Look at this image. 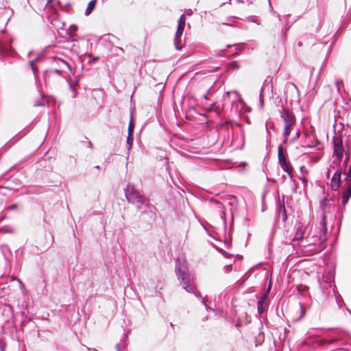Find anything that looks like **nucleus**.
I'll use <instances>...</instances> for the list:
<instances>
[{"label": "nucleus", "mask_w": 351, "mask_h": 351, "mask_svg": "<svg viewBox=\"0 0 351 351\" xmlns=\"http://www.w3.org/2000/svg\"><path fill=\"white\" fill-rule=\"evenodd\" d=\"M58 61L60 66L59 68L51 66V68L46 69L43 72L44 79L46 82L50 81L53 75H57L59 77H63V73H66V71H69V75H74L75 70L69 62L66 60Z\"/></svg>", "instance_id": "obj_1"}, {"label": "nucleus", "mask_w": 351, "mask_h": 351, "mask_svg": "<svg viewBox=\"0 0 351 351\" xmlns=\"http://www.w3.org/2000/svg\"><path fill=\"white\" fill-rule=\"evenodd\" d=\"M13 38L5 30L0 32V60L4 61L5 57L13 56L15 53L14 49L12 47Z\"/></svg>", "instance_id": "obj_2"}, {"label": "nucleus", "mask_w": 351, "mask_h": 351, "mask_svg": "<svg viewBox=\"0 0 351 351\" xmlns=\"http://www.w3.org/2000/svg\"><path fill=\"white\" fill-rule=\"evenodd\" d=\"M124 193L128 203L134 204L145 196L143 191L134 184L128 183L124 189Z\"/></svg>", "instance_id": "obj_3"}, {"label": "nucleus", "mask_w": 351, "mask_h": 351, "mask_svg": "<svg viewBox=\"0 0 351 351\" xmlns=\"http://www.w3.org/2000/svg\"><path fill=\"white\" fill-rule=\"evenodd\" d=\"M278 164L281 167L282 169L287 172L290 176L291 179L293 180V168L290 162L287 158V155L284 152L282 145H280L278 147Z\"/></svg>", "instance_id": "obj_4"}, {"label": "nucleus", "mask_w": 351, "mask_h": 351, "mask_svg": "<svg viewBox=\"0 0 351 351\" xmlns=\"http://www.w3.org/2000/svg\"><path fill=\"white\" fill-rule=\"evenodd\" d=\"M134 205H135L136 210L138 212H140L141 214L148 213L156 214L157 211L156 207L154 205L149 204L147 201V198L145 196L143 197L141 199H139L138 202H135Z\"/></svg>", "instance_id": "obj_5"}, {"label": "nucleus", "mask_w": 351, "mask_h": 351, "mask_svg": "<svg viewBox=\"0 0 351 351\" xmlns=\"http://www.w3.org/2000/svg\"><path fill=\"white\" fill-rule=\"evenodd\" d=\"M309 236L308 228L303 224L298 223L296 225V232L292 241H300L307 239Z\"/></svg>", "instance_id": "obj_6"}, {"label": "nucleus", "mask_w": 351, "mask_h": 351, "mask_svg": "<svg viewBox=\"0 0 351 351\" xmlns=\"http://www.w3.org/2000/svg\"><path fill=\"white\" fill-rule=\"evenodd\" d=\"M178 276L180 279L182 280V283L183 285L184 289L187 292H193V287L191 285V278L190 275L185 272L182 271L180 269L178 270Z\"/></svg>", "instance_id": "obj_7"}, {"label": "nucleus", "mask_w": 351, "mask_h": 351, "mask_svg": "<svg viewBox=\"0 0 351 351\" xmlns=\"http://www.w3.org/2000/svg\"><path fill=\"white\" fill-rule=\"evenodd\" d=\"M334 152L333 154L339 160H341L343 156V146L341 139L338 137L333 138Z\"/></svg>", "instance_id": "obj_8"}, {"label": "nucleus", "mask_w": 351, "mask_h": 351, "mask_svg": "<svg viewBox=\"0 0 351 351\" xmlns=\"http://www.w3.org/2000/svg\"><path fill=\"white\" fill-rule=\"evenodd\" d=\"M184 27H182L181 25L177 26V30L174 38V45L177 50H181L183 47L181 38L184 32Z\"/></svg>", "instance_id": "obj_9"}, {"label": "nucleus", "mask_w": 351, "mask_h": 351, "mask_svg": "<svg viewBox=\"0 0 351 351\" xmlns=\"http://www.w3.org/2000/svg\"><path fill=\"white\" fill-rule=\"evenodd\" d=\"M280 117L283 119L285 125H293L295 123V119L290 112L284 108L280 110Z\"/></svg>", "instance_id": "obj_10"}, {"label": "nucleus", "mask_w": 351, "mask_h": 351, "mask_svg": "<svg viewBox=\"0 0 351 351\" xmlns=\"http://www.w3.org/2000/svg\"><path fill=\"white\" fill-rule=\"evenodd\" d=\"M322 230H321V235H320V241H326L328 238L326 237L327 233V227H326V217L325 214L322 215V219L321 221Z\"/></svg>", "instance_id": "obj_11"}, {"label": "nucleus", "mask_w": 351, "mask_h": 351, "mask_svg": "<svg viewBox=\"0 0 351 351\" xmlns=\"http://www.w3.org/2000/svg\"><path fill=\"white\" fill-rule=\"evenodd\" d=\"M341 183V177L338 176L336 177L335 175H333L332 180H331V189L332 190L336 191H337Z\"/></svg>", "instance_id": "obj_12"}, {"label": "nucleus", "mask_w": 351, "mask_h": 351, "mask_svg": "<svg viewBox=\"0 0 351 351\" xmlns=\"http://www.w3.org/2000/svg\"><path fill=\"white\" fill-rule=\"evenodd\" d=\"M351 197V182L347 186V188L343 193L342 203L345 205L348 203L349 199Z\"/></svg>", "instance_id": "obj_13"}, {"label": "nucleus", "mask_w": 351, "mask_h": 351, "mask_svg": "<svg viewBox=\"0 0 351 351\" xmlns=\"http://www.w3.org/2000/svg\"><path fill=\"white\" fill-rule=\"evenodd\" d=\"M290 17V15H287L285 16V20H286V25L284 27H282V29H281V32H280V38L282 39V41H285L287 38V31L289 30V29L291 27V25H289V22H288V18Z\"/></svg>", "instance_id": "obj_14"}, {"label": "nucleus", "mask_w": 351, "mask_h": 351, "mask_svg": "<svg viewBox=\"0 0 351 351\" xmlns=\"http://www.w3.org/2000/svg\"><path fill=\"white\" fill-rule=\"evenodd\" d=\"M278 218L281 219L284 223L287 220V214L284 204L279 205Z\"/></svg>", "instance_id": "obj_15"}, {"label": "nucleus", "mask_w": 351, "mask_h": 351, "mask_svg": "<svg viewBox=\"0 0 351 351\" xmlns=\"http://www.w3.org/2000/svg\"><path fill=\"white\" fill-rule=\"evenodd\" d=\"M66 81L69 83V90L73 93L72 97L73 98L77 97V92L76 90V86H77V84H78V80H75V83H73L71 81V79L70 80L66 79Z\"/></svg>", "instance_id": "obj_16"}, {"label": "nucleus", "mask_w": 351, "mask_h": 351, "mask_svg": "<svg viewBox=\"0 0 351 351\" xmlns=\"http://www.w3.org/2000/svg\"><path fill=\"white\" fill-rule=\"evenodd\" d=\"M267 298V293L263 294L261 297V300L258 302V311L259 313H263L264 312V305L265 304V300Z\"/></svg>", "instance_id": "obj_17"}, {"label": "nucleus", "mask_w": 351, "mask_h": 351, "mask_svg": "<svg viewBox=\"0 0 351 351\" xmlns=\"http://www.w3.org/2000/svg\"><path fill=\"white\" fill-rule=\"evenodd\" d=\"M96 4H97V0L90 1V2L88 3V5L86 7L84 14L86 16L90 15L91 14V12L95 10Z\"/></svg>", "instance_id": "obj_18"}, {"label": "nucleus", "mask_w": 351, "mask_h": 351, "mask_svg": "<svg viewBox=\"0 0 351 351\" xmlns=\"http://www.w3.org/2000/svg\"><path fill=\"white\" fill-rule=\"evenodd\" d=\"M293 125H285V130L283 132V136L285 137V139L283 141V143L286 144L287 143V138L290 135L291 132V126Z\"/></svg>", "instance_id": "obj_19"}, {"label": "nucleus", "mask_w": 351, "mask_h": 351, "mask_svg": "<svg viewBox=\"0 0 351 351\" xmlns=\"http://www.w3.org/2000/svg\"><path fill=\"white\" fill-rule=\"evenodd\" d=\"M49 62H50V64L51 66H56V67H58L59 68V61L58 60H64L63 59L59 58V57H57V56H53V57H51L49 59Z\"/></svg>", "instance_id": "obj_20"}, {"label": "nucleus", "mask_w": 351, "mask_h": 351, "mask_svg": "<svg viewBox=\"0 0 351 351\" xmlns=\"http://www.w3.org/2000/svg\"><path fill=\"white\" fill-rule=\"evenodd\" d=\"M59 4L60 7L66 12H68L71 8V4L69 2L62 3L61 1H59Z\"/></svg>", "instance_id": "obj_21"}, {"label": "nucleus", "mask_w": 351, "mask_h": 351, "mask_svg": "<svg viewBox=\"0 0 351 351\" xmlns=\"http://www.w3.org/2000/svg\"><path fill=\"white\" fill-rule=\"evenodd\" d=\"M245 21H247V22H250V23H256L258 25H261V23L259 22V21L258 20V19L255 16H247L246 19H245Z\"/></svg>", "instance_id": "obj_22"}, {"label": "nucleus", "mask_w": 351, "mask_h": 351, "mask_svg": "<svg viewBox=\"0 0 351 351\" xmlns=\"http://www.w3.org/2000/svg\"><path fill=\"white\" fill-rule=\"evenodd\" d=\"M133 134H128L126 143L128 145V149L130 150L132 147L133 143Z\"/></svg>", "instance_id": "obj_23"}, {"label": "nucleus", "mask_w": 351, "mask_h": 351, "mask_svg": "<svg viewBox=\"0 0 351 351\" xmlns=\"http://www.w3.org/2000/svg\"><path fill=\"white\" fill-rule=\"evenodd\" d=\"M211 201L215 204V206L219 210V212L223 213V205L217 199H211Z\"/></svg>", "instance_id": "obj_24"}, {"label": "nucleus", "mask_w": 351, "mask_h": 351, "mask_svg": "<svg viewBox=\"0 0 351 351\" xmlns=\"http://www.w3.org/2000/svg\"><path fill=\"white\" fill-rule=\"evenodd\" d=\"M239 67V64L237 61H232L228 64V69H238Z\"/></svg>", "instance_id": "obj_25"}, {"label": "nucleus", "mask_w": 351, "mask_h": 351, "mask_svg": "<svg viewBox=\"0 0 351 351\" xmlns=\"http://www.w3.org/2000/svg\"><path fill=\"white\" fill-rule=\"evenodd\" d=\"M134 129V125L133 123L132 117H130V121L128 125V134H133Z\"/></svg>", "instance_id": "obj_26"}, {"label": "nucleus", "mask_w": 351, "mask_h": 351, "mask_svg": "<svg viewBox=\"0 0 351 351\" xmlns=\"http://www.w3.org/2000/svg\"><path fill=\"white\" fill-rule=\"evenodd\" d=\"M44 97H45V95H41V99L35 101L34 103V106H36V107L44 106H45V102L43 101Z\"/></svg>", "instance_id": "obj_27"}, {"label": "nucleus", "mask_w": 351, "mask_h": 351, "mask_svg": "<svg viewBox=\"0 0 351 351\" xmlns=\"http://www.w3.org/2000/svg\"><path fill=\"white\" fill-rule=\"evenodd\" d=\"M239 137L240 138L242 144H243V142H244V132H243V131H240L239 133H237L236 134H234L233 133V138H236L235 141H237V139Z\"/></svg>", "instance_id": "obj_28"}, {"label": "nucleus", "mask_w": 351, "mask_h": 351, "mask_svg": "<svg viewBox=\"0 0 351 351\" xmlns=\"http://www.w3.org/2000/svg\"><path fill=\"white\" fill-rule=\"evenodd\" d=\"M34 62H35L34 60H31L29 62V64L30 65V67H31L34 74L36 75L38 69L37 66H35Z\"/></svg>", "instance_id": "obj_29"}, {"label": "nucleus", "mask_w": 351, "mask_h": 351, "mask_svg": "<svg viewBox=\"0 0 351 351\" xmlns=\"http://www.w3.org/2000/svg\"><path fill=\"white\" fill-rule=\"evenodd\" d=\"M346 168L343 167L342 168L338 169L334 173V175L336 176V177L340 176L341 177V175L345 173Z\"/></svg>", "instance_id": "obj_30"}, {"label": "nucleus", "mask_w": 351, "mask_h": 351, "mask_svg": "<svg viewBox=\"0 0 351 351\" xmlns=\"http://www.w3.org/2000/svg\"><path fill=\"white\" fill-rule=\"evenodd\" d=\"M185 21H186V18H185V16L184 14H182L178 20V25H181L182 27H184L185 26Z\"/></svg>", "instance_id": "obj_31"}, {"label": "nucleus", "mask_w": 351, "mask_h": 351, "mask_svg": "<svg viewBox=\"0 0 351 351\" xmlns=\"http://www.w3.org/2000/svg\"><path fill=\"white\" fill-rule=\"evenodd\" d=\"M259 101H260V106L261 108H263L264 107V99H263V88L261 89L260 93H259Z\"/></svg>", "instance_id": "obj_32"}, {"label": "nucleus", "mask_w": 351, "mask_h": 351, "mask_svg": "<svg viewBox=\"0 0 351 351\" xmlns=\"http://www.w3.org/2000/svg\"><path fill=\"white\" fill-rule=\"evenodd\" d=\"M350 160V153L348 152H346V158H345V160L343 161V167H344L345 168L347 167V164L348 162V161Z\"/></svg>", "instance_id": "obj_33"}, {"label": "nucleus", "mask_w": 351, "mask_h": 351, "mask_svg": "<svg viewBox=\"0 0 351 351\" xmlns=\"http://www.w3.org/2000/svg\"><path fill=\"white\" fill-rule=\"evenodd\" d=\"M297 289L299 292H304L307 290L308 287L302 285H300L297 286Z\"/></svg>", "instance_id": "obj_34"}, {"label": "nucleus", "mask_w": 351, "mask_h": 351, "mask_svg": "<svg viewBox=\"0 0 351 351\" xmlns=\"http://www.w3.org/2000/svg\"><path fill=\"white\" fill-rule=\"evenodd\" d=\"M299 308H300V311L301 313L300 317V319L304 316L306 311H305V308L302 305H300Z\"/></svg>", "instance_id": "obj_35"}, {"label": "nucleus", "mask_w": 351, "mask_h": 351, "mask_svg": "<svg viewBox=\"0 0 351 351\" xmlns=\"http://www.w3.org/2000/svg\"><path fill=\"white\" fill-rule=\"evenodd\" d=\"M321 142L317 139L316 140V145H308L305 147L306 148H315L317 145H320Z\"/></svg>", "instance_id": "obj_36"}, {"label": "nucleus", "mask_w": 351, "mask_h": 351, "mask_svg": "<svg viewBox=\"0 0 351 351\" xmlns=\"http://www.w3.org/2000/svg\"><path fill=\"white\" fill-rule=\"evenodd\" d=\"M18 208V205L16 204H13L12 205H10L9 206H8V210H15Z\"/></svg>", "instance_id": "obj_37"}, {"label": "nucleus", "mask_w": 351, "mask_h": 351, "mask_svg": "<svg viewBox=\"0 0 351 351\" xmlns=\"http://www.w3.org/2000/svg\"><path fill=\"white\" fill-rule=\"evenodd\" d=\"M0 232H11V230L6 227H2L0 228Z\"/></svg>", "instance_id": "obj_38"}, {"label": "nucleus", "mask_w": 351, "mask_h": 351, "mask_svg": "<svg viewBox=\"0 0 351 351\" xmlns=\"http://www.w3.org/2000/svg\"><path fill=\"white\" fill-rule=\"evenodd\" d=\"M343 84V81L342 80H337L336 82H335V84L337 87V89L339 90V85L340 84Z\"/></svg>", "instance_id": "obj_39"}, {"label": "nucleus", "mask_w": 351, "mask_h": 351, "mask_svg": "<svg viewBox=\"0 0 351 351\" xmlns=\"http://www.w3.org/2000/svg\"><path fill=\"white\" fill-rule=\"evenodd\" d=\"M99 60V57H94L92 60H89V63L95 62Z\"/></svg>", "instance_id": "obj_40"}, {"label": "nucleus", "mask_w": 351, "mask_h": 351, "mask_svg": "<svg viewBox=\"0 0 351 351\" xmlns=\"http://www.w3.org/2000/svg\"><path fill=\"white\" fill-rule=\"evenodd\" d=\"M29 129H27V128L24 129V130L21 132L23 133L22 136L25 135L27 133H28V132H29Z\"/></svg>", "instance_id": "obj_41"}, {"label": "nucleus", "mask_w": 351, "mask_h": 351, "mask_svg": "<svg viewBox=\"0 0 351 351\" xmlns=\"http://www.w3.org/2000/svg\"><path fill=\"white\" fill-rule=\"evenodd\" d=\"M299 137H300V132H299V131H298V132H296L295 137L294 138V139H293V140H295V139H298Z\"/></svg>", "instance_id": "obj_42"}, {"label": "nucleus", "mask_w": 351, "mask_h": 351, "mask_svg": "<svg viewBox=\"0 0 351 351\" xmlns=\"http://www.w3.org/2000/svg\"><path fill=\"white\" fill-rule=\"evenodd\" d=\"M209 93H210V90H208L207 94L204 95V98H205L206 99H208V95Z\"/></svg>", "instance_id": "obj_43"}, {"label": "nucleus", "mask_w": 351, "mask_h": 351, "mask_svg": "<svg viewBox=\"0 0 351 351\" xmlns=\"http://www.w3.org/2000/svg\"><path fill=\"white\" fill-rule=\"evenodd\" d=\"M291 85L298 91V87L294 84L291 83Z\"/></svg>", "instance_id": "obj_44"}, {"label": "nucleus", "mask_w": 351, "mask_h": 351, "mask_svg": "<svg viewBox=\"0 0 351 351\" xmlns=\"http://www.w3.org/2000/svg\"><path fill=\"white\" fill-rule=\"evenodd\" d=\"M88 147H89L90 148H92V147H93V144H92V143H91L90 141H89V142H88Z\"/></svg>", "instance_id": "obj_45"}, {"label": "nucleus", "mask_w": 351, "mask_h": 351, "mask_svg": "<svg viewBox=\"0 0 351 351\" xmlns=\"http://www.w3.org/2000/svg\"><path fill=\"white\" fill-rule=\"evenodd\" d=\"M298 45L299 47H302V43L301 41L298 42Z\"/></svg>", "instance_id": "obj_46"}, {"label": "nucleus", "mask_w": 351, "mask_h": 351, "mask_svg": "<svg viewBox=\"0 0 351 351\" xmlns=\"http://www.w3.org/2000/svg\"><path fill=\"white\" fill-rule=\"evenodd\" d=\"M95 169L99 170L101 169V167L99 165H97V166H95Z\"/></svg>", "instance_id": "obj_47"}, {"label": "nucleus", "mask_w": 351, "mask_h": 351, "mask_svg": "<svg viewBox=\"0 0 351 351\" xmlns=\"http://www.w3.org/2000/svg\"><path fill=\"white\" fill-rule=\"evenodd\" d=\"M314 245H315L314 243H309L308 246V247H314Z\"/></svg>", "instance_id": "obj_48"}, {"label": "nucleus", "mask_w": 351, "mask_h": 351, "mask_svg": "<svg viewBox=\"0 0 351 351\" xmlns=\"http://www.w3.org/2000/svg\"><path fill=\"white\" fill-rule=\"evenodd\" d=\"M278 20H279V21H281V16H280V14H278Z\"/></svg>", "instance_id": "obj_49"}, {"label": "nucleus", "mask_w": 351, "mask_h": 351, "mask_svg": "<svg viewBox=\"0 0 351 351\" xmlns=\"http://www.w3.org/2000/svg\"><path fill=\"white\" fill-rule=\"evenodd\" d=\"M326 201H327V198H326V197H324V198L323 199V200H322V202H326Z\"/></svg>", "instance_id": "obj_50"}, {"label": "nucleus", "mask_w": 351, "mask_h": 351, "mask_svg": "<svg viewBox=\"0 0 351 351\" xmlns=\"http://www.w3.org/2000/svg\"><path fill=\"white\" fill-rule=\"evenodd\" d=\"M53 0H47V3H50L53 1Z\"/></svg>", "instance_id": "obj_51"}, {"label": "nucleus", "mask_w": 351, "mask_h": 351, "mask_svg": "<svg viewBox=\"0 0 351 351\" xmlns=\"http://www.w3.org/2000/svg\"><path fill=\"white\" fill-rule=\"evenodd\" d=\"M222 25H229V24H228V23H222Z\"/></svg>", "instance_id": "obj_52"}, {"label": "nucleus", "mask_w": 351, "mask_h": 351, "mask_svg": "<svg viewBox=\"0 0 351 351\" xmlns=\"http://www.w3.org/2000/svg\"><path fill=\"white\" fill-rule=\"evenodd\" d=\"M237 1H238V2H239V3H243V1H241V0H237Z\"/></svg>", "instance_id": "obj_53"}, {"label": "nucleus", "mask_w": 351, "mask_h": 351, "mask_svg": "<svg viewBox=\"0 0 351 351\" xmlns=\"http://www.w3.org/2000/svg\"><path fill=\"white\" fill-rule=\"evenodd\" d=\"M271 128H274V124H272Z\"/></svg>", "instance_id": "obj_54"}, {"label": "nucleus", "mask_w": 351, "mask_h": 351, "mask_svg": "<svg viewBox=\"0 0 351 351\" xmlns=\"http://www.w3.org/2000/svg\"><path fill=\"white\" fill-rule=\"evenodd\" d=\"M10 143V142H8L6 145H5L4 147H7V145Z\"/></svg>", "instance_id": "obj_55"}, {"label": "nucleus", "mask_w": 351, "mask_h": 351, "mask_svg": "<svg viewBox=\"0 0 351 351\" xmlns=\"http://www.w3.org/2000/svg\"><path fill=\"white\" fill-rule=\"evenodd\" d=\"M327 174H328L327 176H328H328H329V174H330L329 171H328V173H327Z\"/></svg>", "instance_id": "obj_56"}, {"label": "nucleus", "mask_w": 351, "mask_h": 351, "mask_svg": "<svg viewBox=\"0 0 351 351\" xmlns=\"http://www.w3.org/2000/svg\"><path fill=\"white\" fill-rule=\"evenodd\" d=\"M232 198L236 199V197L235 196L232 197Z\"/></svg>", "instance_id": "obj_57"}, {"label": "nucleus", "mask_w": 351, "mask_h": 351, "mask_svg": "<svg viewBox=\"0 0 351 351\" xmlns=\"http://www.w3.org/2000/svg\"><path fill=\"white\" fill-rule=\"evenodd\" d=\"M119 49L122 51H123V49L122 48H119Z\"/></svg>", "instance_id": "obj_58"}]
</instances>
